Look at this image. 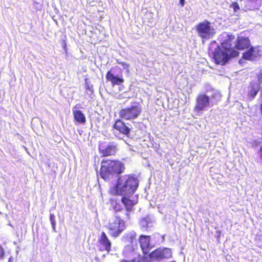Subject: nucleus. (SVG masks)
Listing matches in <instances>:
<instances>
[{
    "instance_id": "393cba45",
    "label": "nucleus",
    "mask_w": 262,
    "mask_h": 262,
    "mask_svg": "<svg viewBox=\"0 0 262 262\" xmlns=\"http://www.w3.org/2000/svg\"><path fill=\"white\" fill-rule=\"evenodd\" d=\"M257 77L259 84L262 83V69L259 70L258 73L257 74Z\"/></svg>"
},
{
    "instance_id": "6e6552de",
    "label": "nucleus",
    "mask_w": 262,
    "mask_h": 262,
    "mask_svg": "<svg viewBox=\"0 0 262 262\" xmlns=\"http://www.w3.org/2000/svg\"><path fill=\"white\" fill-rule=\"evenodd\" d=\"M230 57L229 53L220 47L216 49L214 53V59L217 64H225Z\"/></svg>"
},
{
    "instance_id": "c756f323",
    "label": "nucleus",
    "mask_w": 262,
    "mask_h": 262,
    "mask_svg": "<svg viewBox=\"0 0 262 262\" xmlns=\"http://www.w3.org/2000/svg\"><path fill=\"white\" fill-rule=\"evenodd\" d=\"M181 6L183 7L184 5L185 0H179Z\"/></svg>"
},
{
    "instance_id": "4be33fe9",
    "label": "nucleus",
    "mask_w": 262,
    "mask_h": 262,
    "mask_svg": "<svg viewBox=\"0 0 262 262\" xmlns=\"http://www.w3.org/2000/svg\"><path fill=\"white\" fill-rule=\"evenodd\" d=\"M117 62L118 64H121L123 68L126 70L127 73H128L129 72V64L128 63H127V62H125L121 61L120 60H119L118 59L117 60Z\"/></svg>"
},
{
    "instance_id": "9d476101",
    "label": "nucleus",
    "mask_w": 262,
    "mask_h": 262,
    "mask_svg": "<svg viewBox=\"0 0 262 262\" xmlns=\"http://www.w3.org/2000/svg\"><path fill=\"white\" fill-rule=\"evenodd\" d=\"M150 236L146 235H141L140 237V246L144 254H147L149 252L150 249Z\"/></svg>"
},
{
    "instance_id": "a878e982",
    "label": "nucleus",
    "mask_w": 262,
    "mask_h": 262,
    "mask_svg": "<svg viewBox=\"0 0 262 262\" xmlns=\"http://www.w3.org/2000/svg\"><path fill=\"white\" fill-rule=\"evenodd\" d=\"M231 7L233 9L235 12H237L239 9L238 5L236 3H233L231 5Z\"/></svg>"
},
{
    "instance_id": "4468645a",
    "label": "nucleus",
    "mask_w": 262,
    "mask_h": 262,
    "mask_svg": "<svg viewBox=\"0 0 262 262\" xmlns=\"http://www.w3.org/2000/svg\"><path fill=\"white\" fill-rule=\"evenodd\" d=\"M106 78L108 81L111 82L113 85H120L124 82L123 78L114 76L111 71L107 72L106 75Z\"/></svg>"
},
{
    "instance_id": "423d86ee",
    "label": "nucleus",
    "mask_w": 262,
    "mask_h": 262,
    "mask_svg": "<svg viewBox=\"0 0 262 262\" xmlns=\"http://www.w3.org/2000/svg\"><path fill=\"white\" fill-rule=\"evenodd\" d=\"M141 112V108L139 105H133L122 109L119 112L121 118L126 120L134 119L138 117Z\"/></svg>"
},
{
    "instance_id": "2eb2a0df",
    "label": "nucleus",
    "mask_w": 262,
    "mask_h": 262,
    "mask_svg": "<svg viewBox=\"0 0 262 262\" xmlns=\"http://www.w3.org/2000/svg\"><path fill=\"white\" fill-rule=\"evenodd\" d=\"M99 240L103 249L109 252L111 249V243L104 232H102Z\"/></svg>"
},
{
    "instance_id": "6ab92c4d",
    "label": "nucleus",
    "mask_w": 262,
    "mask_h": 262,
    "mask_svg": "<svg viewBox=\"0 0 262 262\" xmlns=\"http://www.w3.org/2000/svg\"><path fill=\"white\" fill-rule=\"evenodd\" d=\"M122 201L125 205V208L128 210H132L133 206L136 204L135 201L131 200L125 196L122 198Z\"/></svg>"
},
{
    "instance_id": "c85d7f7f",
    "label": "nucleus",
    "mask_w": 262,
    "mask_h": 262,
    "mask_svg": "<svg viewBox=\"0 0 262 262\" xmlns=\"http://www.w3.org/2000/svg\"><path fill=\"white\" fill-rule=\"evenodd\" d=\"M8 262H15V258H13V257L10 256V257L9 258Z\"/></svg>"
},
{
    "instance_id": "a211bd4d",
    "label": "nucleus",
    "mask_w": 262,
    "mask_h": 262,
    "mask_svg": "<svg viewBox=\"0 0 262 262\" xmlns=\"http://www.w3.org/2000/svg\"><path fill=\"white\" fill-rule=\"evenodd\" d=\"M74 119L80 124H84L86 122V119L84 115L81 111H73Z\"/></svg>"
},
{
    "instance_id": "cd10ccee",
    "label": "nucleus",
    "mask_w": 262,
    "mask_h": 262,
    "mask_svg": "<svg viewBox=\"0 0 262 262\" xmlns=\"http://www.w3.org/2000/svg\"><path fill=\"white\" fill-rule=\"evenodd\" d=\"M114 209L116 212H118V211L122 212V210H123V209L120 208V205L118 204H117L116 205V206L114 207Z\"/></svg>"
},
{
    "instance_id": "f8f14e48",
    "label": "nucleus",
    "mask_w": 262,
    "mask_h": 262,
    "mask_svg": "<svg viewBox=\"0 0 262 262\" xmlns=\"http://www.w3.org/2000/svg\"><path fill=\"white\" fill-rule=\"evenodd\" d=\"M100 151L103 156H108L114 155L117 151L116 145L113 143H111L104 148L100 147Z\"/></svg>"
},
{
    "instance_id": "5701e85b",
    "label": "nucleus",
    "mask_w": 262,
    "mask_h": 262,
    "mask_svg": "<svg viewBox=\"0 0 262 262\" xmlns=\"http://www.w3.org/2000/svg\"><path fill=\"white\" fill-rule=\"evenodd\" d=\"M50 222L52 224L53 230L55 231V227H56V221H55V216L53 214H50Z\"/></svg>"
},
{
    "instance_id": "f03ea898",
    "label": "nucleus",
    "mask_w": 262,
    "mask_h": 262,
    "mask_svg": "<svg viewBox=\"0 0 262 262\" xmlns=\"http://www.w3.org/2000/svg\"><path fill=\"white\" fill-rule=\"evenodd\" d=\"M124 169V165L120 161L103 160L101 162L100 176L104 180H109L114 176L122 173Z\"/></svg>"
},
{
    "instance_id": "f257e3e1",
    "label": "nucleus",
    "mask_w": 262,
    "mask_h": 262,
    "mask_svg": "<svg viewBox=\"0 0 262 262\" xmlns=\"http://www.w3.org/2000/svg\"><path fill=\"white\" fill-rule=\"evenodd\" d=\"M138 179L130 175H123L118 178L116 184L110 189L111 194L129 196L138 186Z\"/></svg>"
},
{
    "instance_id": "7ed1b4c3",
    "label": "nucleus",
    "mask_w": 262,
    "mask_h": 262,
    "mask_svg": "<svg viewBox=\"0 0 262 262\" xmlns=\"http://www.w3.org/2000/svg\"><path fill=\"white\" fill-rule=\"evenodd\" d=\"M196 30L203 41L212 38L216 33L214 26L208 20H204L199 23L196 27Z\"/></svg>"
},
{
    "instance_id": "412c9836",
    "label": "nucleus",
    "mask_w": 262,
    "mask_h": 262,
    "mask_svg": "<svg viewBox=\"0 0 262 262\" xmlns=\"http://www.w3.org/2000/svg\"><path fill=\"white\" fill-rule=\"evenodd\" d=\"M131 211L132 210H128V209H126V208L123 209V210H122V212H121L122 213V217L124 219H129V215Z\"/></svg>"
},
{
    "instance_id": "f3484780",
    "label": "nucleus",
    "mask_w": 262,
    "mask_h": 262,
    "mask_svg": "<svg viewBox=\"0 0 262 262\" xmlns=\"http://www.w3.org/2000/svg\"><path fill=\"white\" fill-rule=\"evenodd\" d=\"M260 84L256 82L252 83L249 87V91L248 92V96L253 99L257 95L259 90Z\"/></svg>"
},
{
    "instance_id": "20e7f679",
    "label": "nucleus",
    "mask_w": 262,
    "mask_h": 262,
    "mask_svg": "<svg viewBox=\"0 0 262 262\" xmlns=\"http://www.w3.org/2000/svg\"><path fill=\"white\" fill-rule=\"evenodd\" d=\"M213 104L211 97L205 93L200 94L196 98L194 112L197 114H202L203 111H207L209 107L213 106Z\"/></svg>"
},
{
    "instance_id": "bb28decb",
    "label": "nucleus",
    "mask_w": 262,
    "mask_h": 262,
    "mask_svg": "<svg viewBox=\"0 0 262 262\" xmlns=\"http://www.w3.org/2000/svg\"><path fill=\"white\" fill-rule=\"evenodd\" d=\"M4 256V250L0 245V259H3Z\"/></svg>"
},
{
    "instance_id": "1a4fd4ad",
    "label": "nucleus",
    "mask_w": 262,
    "mask_h": 262,
    "mask_svg": "<svg viewBox=\"0 0 262 262\" xmlns=\"http://www.w3.org/2000/svg\"><path fill=\"white\" fill-rule=\"evenodd\" d=\"M234 39V36L232 35H229L228 39H225L224 41L222 43V49L226 51L230 54L232 57H236L238 56V52L234 50L231 48V42Z\"/></svg>"
},
{
    "instance_id": "dca6fc26",
    "label": "nucleus",
    "mask_w": 262,
    "mask_h": 262,
    "mask_svg": "<svg viewBox=\"0 0 262 262\" xmlns=\"http://www.w3.org/2000/svg\"><path fill=\"white\" fill-rule=\"evenodd\" d=\"M114 128L124 134L127 135L130 129L120 120L117 121L114 124Z\"/></svg>"
},
{
    "instance_id": "aec40b11",
    "label": "nucleus",
    "mask_w": 262,
    "mask_h": 262,
    "mask_svg": "<svg viewBox=\"0 0 262 262\" xmlns=\"http://www.w3.org/2000/svg\"><path fill=\"white\" fill-rule=\"evenodd\" d=\"M140 224L142 228L145 230H147L152 226V223L149 217L143 219L140 221Z\"/></svg>"
},
{
    "instance_id": "9b49d317",
    "label": "nucleus",
    "mask_w": 262,
    "mask_h": 262,
    "mask_svg": "<svg viewBox=\"0 0 262 262\" xmlns=\"http://www.w3.org/2000/svg\"><path fill=\"white\" fill-rule=\"evenodd\" d=\"M259 52L258 48L252 47L243 54V57L247 60H255L259 56Z\"/></svg>"
},
{
    "instance_id": "39448f33",
    "label": "nucleus",
    "mask_w": 262,
    "mask_h": 262,
    "mask_svg": "<svg viewBox=\"0 0 262 262\" xmlns=\"http://www.w3.org/2000/svg\"><path fill=\"white\" fill-rule=\"evenodd\" d=\"M108 228L110 234L117 237L125 229L124 222L120 217L115 216L110 221Z\"/></svg>"
},
{
    "instance_id": "ddd939ff",
    "label": "nucleus",
    "mask_w": 262,
    "mask_h": 262,
    "mask_svg": "<svg viewBox=\"0 0 262 262\" xmlns=\"http://www.w3.org/2000/svg\"><path fill=\"white\" fill-rule=\"evenodd\" d=\"M250 46V41L248 37L239 36L236 43V47L238 50H244Z\"/></svg>"
},
{
    "instance_id": "b1692460",
    "label": "nucleus",
    "mask_w": 262,
    "mask_h": 262,
    "mask_svg": "<svg viewBox=\"0 0 262 262\" xmlns=\"http://www.w3.org/2000/svg\"><path fill=\"white\" fill-rule=\"evenodd\" d=\"M85 84L86 90H89L91 93L93 92V86L89 83L87 79H85Z\"/></svg>"
},
{
    "instance_id": "0eeeda50",
    "label": "nucleus",
    "mask_w": 262,
    "mask_h": 262,
    "mask_svg": "<svg viewBox=\"0 0 262 262\" xmlns=\"http://www.w3.org/2000/svg\"><path fill=\"white\" fill-rule=\"evenodd\" d=\"M152 260H159L163 258H168L172 256L171 251L170 249H158L149 254Z\"/></svg>"
}]
</instances>
